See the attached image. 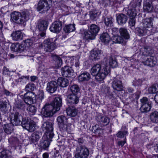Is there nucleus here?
I'll use <instances>...</instances> for the list:
<instances>
[{
	"label": "nucleus",
	"mask_w": 158,
	"mask_h": 158,
	"mask_svg": "<svg viewBox=\"0 0 158 158\" xmlns=\"http://www.w3.org/2000/svg\"><path fill=\"white\" fill-rule=\"evenodd\" d=\"M110 72V66L106 65L102 68L98 64L94 65L90 70L91 74L95 76L96 80L99 81H103Z\"/></svg>",
	"instance_id": "nucleus-1"
},
{
	"label": "nucleus",
	"mask_w": 158,
	"mask_h": 158,
	"mask_svg": "<svg viewBox=\"0 0 158 158\" xmlns=\"http://www.w3.org/2000/svg\"><path fill=\"white\" fill-rule=\"evenodd\" d=\"M78 142L79 145L76 148L74 157L75 158H87L89 154V151L88 148L84 145L81 144L84 142L82 138L78 139Z\"/></svg>",
	"instance_id": "nucleus-2"
},
{
	"label": "nucleus",
	"mask_w": 158,
	"mask_h": 158,
	"mask_svg": "<svg viewBox=\"0 0 158 158\" xmlns=\"http://www.w3.org/2000/svg\"><path fill=\"white\" fill-rule=\"evenodd\" d=\"M53 126V124L48 121L43 122L42 125V130L45 132V136L48 138H52L54 136Z\"/></svg>",
	"instance_id": "nucleus-3"
},
{
	"label": "nucleus",
	"mask_w": 158,
	"mask_h": 158,
	"mask_svg": "<svg viewBox=\"0 0 158 158\" xmlns=\"http://www.w3.org/2000/svg\"><path fill=\"white\" fill-rule=\"evenodd\" d=\"M99 30L98 26L95 24H92L90 26L88 31L85 32L84 37L87 40H94Z\"/></svg>",
	"instance_id": "nucleus-4"
},
{
	"label": "nucleus",
	"mask_w": 158,
	"mask_h": 158,
	"mask_svg": "<svg viewBox=\"0 0 158 158\" xmlns=\"http://www.w3.org/2000/svg\"><path fill=\"white\" fill-rule=\"evenodd\" d=\"M21 124L23 128L29 132H33L35 129V124L30 118H23Z\"/></svg>",
	"instance_id": "nucleus-5"
},
{
	"label": "nucleus",
	"mask_w": 158,
	"mask_h": 158,
	"mask_svg": "<svg viewBox=\"0 0 158 158\" xmlns=\"http://www.w3.org/2000/svg\"><path fill=\"white\" fill-rule=\"evenodd\" d=\"M52 4L51 0H40L38 3L37 10L38 11L43 10V11H47L51 7Z\"/></svg>",
	"instance_id": "nucleus-6"
},
{
	"label": "nucleus",
	"mask_w": 158,
	"mask_h": 158,
	"mask_svg": "<svg viewBox=\"0 0 158 158\" xmlns=\"http://www.w3.org/2000/svg\"><path fill=\"white\" fill-rule=\"evenodd\" d=\"M56 112L52 106L49 104L45 105L41 111V114L45 117L52 116Z\"/></svg>",
	"instance_id": "nucleus-7"
},
{
	"label": "nucleus",
	"mask_w": 158,
	"mask_h": 158,
	"mask_svg": "<svg viewBox=\"0 0 158 158\" xmlns=\"http://www.w3.org/2000/svg\"><path fill=\"white\" fill-rule=\"evenodd\" d=\"M79 98V95L69 94L67 96L66 98L67 104L69 106H74L78 103Z\"/></svg>",
	"instance_id": "nucleus-8"
},
{
	"label": "nucleus",
	"mask_w": 158,
	"mask_h": 158,
	"mask_svg": "<svg viewBox=\"0 0 158 158\" xmlns=\"http://www.w3.org/2000/svg\"><path fill=\"white\" fill-rule=\"evenodd\" d=\"M23 118L20 111L15 112L11 116V123L13 125L21 124Z\"/></svg>",
	"instance_id": "nucleus-9"
},
{
	"label": "nucleus",
	"mask_w": 158,
	"mask_h": 158,
	"mask_svg": "<svg viewBox=\"0 0 158 158\" xmlns=\"http://www.w3.org/2000/svg\"><path fill=\"white\" fill-rule=\"evenodd\" d=\"M43 47L44 51L47 52H51L56 48L55 43L49 39H47L44 41Z\"/></svg>",
	"instance_id": "nucleus-10"
},
{
	"label": "nucleus",
	"mask_w": 158,
	"mask_h": 158,
	"mask_svg": "<svg viewBox=\"0 0 158 158\" xmlns=\"http://www.w3.org/2000/svg\"><path fill=\"white\" fill-rule=\"evenodd\" d=\"M48 23L47 21L44 20L39 21L37 26V29L40 31H42L39 34L41 37H44L45 36V31L46 30Z\"/></svg>",
	"instance_id": "nucleus-11"
},
{
	"label": "nucleus",
	"mask_w": 158,
	"mask_h": 158,
	"mask_svg": "<svg viewBox=\"0 0 158 158\" xmlns=\"http://www.w3.org/2000/svg\"><path fill=\"white\" fill-rule=\"evenodd\" d=\"M35 95V93L32 92H27L23 96V99L25 103L28 105L34 104L35 101L34 98Z\"/></svg>",
	"instance_id": "nucleus-12"
},
{
	"label": "nucleus",
	"mask_w": 158,
	"mask_h": 158,
	"mask_svg": "<svg viewBox=\"0 0 158 158\" xmlns=\"http://www.w3.org/2000/svg\"><path fill=\"white\" fill-rule=\"evenodd\" d=\"M142 61V63L144 65L150 67H154L157 63L156 58L153 56L145 57L143 59Z\"/></svg>",
	"instance_id": "nucleus-13"
},
{
	"label": "nucleus",
	"mask_w": 158,
	"mask_h": 158,
	"mask_svg": "<svg viewBox=\"0 0 158 158\" xmlns=\"http://www.w3.org/2000/svg\"><path fill=\"white\" fill-rule=\"evenodd\" d=\"M62 103V99L60 97H56L55 98L50 105L52 106L54 110L56 112L60 110Z\"/></svg>",
	"instance_id": "nucleus-14"
},
{
	"label": "nucleus",
	"mask_w": 158,
	"mask_h": 158,
	"mask_svg": "<svg viewBox=\"0 0 158 158\" xmlns=\"http://www.w3.org/2000/svg\"><path fill=\"white\" fill-rule=\"evenodd\" d=\"M58 84L55 81H52L48 82L47 85L46 90L51 94L54 93L57 90Z\"/></svg>",
	"instance_id": "nucleus-15"
},
{
	"label": "nucleus",
	"mask_w": 158,
	"mask_h": 158,
	"mask_svg": "<svg viewBox=\"0 0 158 158\" xmlns=\"http://www.w3.org/2000/svg\"><path fill=\"white\" fill-rule=\"evenodd\" d=\"M61 71L62 76L65 77H71L73 73V70L72 68L67 66L63 67Z\"/></svg>",
	"instance_id": "nucleus-16"
},
{
	"label": "nucleus",
	"mask_w": 158,
	"mask_h": 158,
	"mask_svg": "<svg viewBox=\"0 0 158 158\" xmlns=\"http://www.w3.org/2000/svg\"><path fill=\"white\" fill-rule=\"evenodd\" d=\"M135 31L140 36L152 34L151 31L149 29L143 27V26H142L136 28Z\"/></svg>",
	"instance_id": "nucleus-17"
},
{
	"label": "nucleus",
	"mask_w": 158,
	"mask_h": 158,
	"mask_svg": "<svg viewBox=\"0 0 158 158\" xmlns=\"http://www.w3.org/2000/svg\"><path fill=\"white\" fill-rule=\"evenodd\" d=\"M42 133L41 132L35 131L32 134L29 139L31 143L36 144L41 137Z\"/></svg>",
	"instance_id": "nucleus-18"
},
{
	"label": "nucleus",
	"mask_w": 158,
	"mask_h": 158,
	"mask_svg": "<svg viewBox=\"0 0 158 158\" xmlns=\"http://www.w3.org/2000/svg\"><path fill=\"white\" fill-rule=\"evenodd\" d=\"M62 28L61 23L59 21L53 23L50 27V31L53 32L58 33Z\"/></svg>",
	"instance_id": "nucleus-19"
},
{
	"label": "nucleus",
	"mask_w": 158,
	"mask_h": 158,
	"mask_svg": "<svg viewBox=\"0 0 158 158\" xmlns=\"http://www.w3.org/2000/svg\"><path fill=\"white\" fill-rule=\"evenodd\" d=\"M10 16L14 22L18 24L22 23L23 20L22 19L21 15L20 13L15 11L11 14Z\"/></svg>",
	"instance_id": "nucleus-20"
},
{
	"label": "nucleus",
	"mask_w": 158,
	"mask_h": 158,
	"mask_svg": "<svg viewBox=\"0 0 158 158\" xmlns=\"http://www.w3.org/2000/svg\"><path fill=\"white\" fill-rule=\"evenodd\" d=\"M112 85L114 90L120 91L123 89L122 82L118 78L114 79Z\"/></svg>",
	"instance_id": "nucleus-21"
},
{
	"label": "nucleus",
	"mask_w": 158,
	"mask_h": 158,
	"mask_svg": "<svg viewBox=\"0 0 158 158\" xmlns=\"http://www.w3.org/2000/svg\"><path fill=\"white\" fill-rule=\"evenodd\" d=\"M10 49L12 51L20 52L25 50V48L23 44L19 43L12 44L10 46Z\"/></svg>",
	"instance_id": "nucleus-22"
},
{
	"label": "nucleus",
	"mask_w": 158,
	"mask_h": 158,
	"mask_svg": "<svg viewBox=\"0 0 158 158\" xmlns=\"http://www.w3.org/2000/svg\"><path fill=\"white\" fill-rule=\"evenodd\" d=\"M143 10L144 12H151L153 10L152 2L150 0H144L143 4Z\"/></svg>",
	"instance_id": "nucleus-23"
},
{
	"label": "nucleus",
	"mask_w": 158,
	"mask_h": 158,
	"mask_svg": "<svg viewBox=\"0 0 158 158\" xmlns=\"http://www.w3.org/2000/svg\"><path fill=\"white\" fill-rule=\"evenodd\" d=\"M52 60V63L56 68L60 67L62 63L61 58L58 55L52 54L51 56Z\"/></svg>",
	"instance_id": "nucleus-24"
},
{
	"label": "nucleus",
	"mask_w": 158,
	"mask_h": 158,
	"mask_svg": "<svg viewBox=\"0 0 158 158\" xmlns=\"http://www.w3.org/2000/svg\"><path fill=\"white\" fill-rule=\"evenodd\" d=\"M153 19L152 18H146L143 19L142 22V26L143 27L148 28L151 31L152 27V21Z\"/></svg>",
	"instance_id": "nucleus-25"
},
{
	"label": "nucleus",
	"mask_w": 158,
	"mask_h": 158,
	"mask_svg": "<svg viewBox=\"0 0 158 158\" xmlns=\"http://www.w3.org/2000/svg\"><path fill=\"white\" fill-rule=\"evenodd\" d=\"M52 139H49V137L48 138L45 136L44 135L40 142V147L45 149L48 148L49 147L50 142L52 141Z\"/></svg>",
	"instance_id": "nucleus-26"
},
{
	"label": "nucleus",
	"mask_w": 158,
	"mask_h": 158,
	"mask_svg": "<svg viewBox=\"0 0 158 158\" xmlns=\"http://www.w3.org/2000/svg\"><path fill=\"white\" fill-rule=\"evenodd\" d=\"M102 53L101 50L94 49L91 51L90 58L93 60H96L100 58Z\"/></svg>",
	"instance_id": "nucleus-27"
},
{
	"label": "nucleus",
	"mask_w": 158,
	"mask_h": 158,
	"mask_svg": "<svg viewBox=\"0 0 158 158\" xmlns=\"http://www.w3.org/2000/svg\"><path fill=\"white\" fill-rule=\"evenodd\" d=\"M25 106V105L23 101L18 100L15 103L14 109H16L15 112L20 111V113H21Z\"/></svg>",
	"instance_id": "nucleus-28"
},
{
	"label": "nucleus",
	"mask_w": 158,
	"mask_h": 158,
	"mask_svg": "<svg viewBox=\"0 0 158 158\" xmlns=\"http://www.w3.org/2000/svg\"><path fill=\"white\" fill-rule=\"evenodd\" d=\"M9 103L6 101H1L0 102V113L2 114L7 112L9 108Z\"/></svg>",
	"instance_id": "nucleus-29"
},
{
	"label": "nucleus",
	"mask_w": 158,
	"mask_h": 158,
	"mask_svg": "<svg viewBox=\"0 0 158 158\" xmlns=\"http://www.w3.org/2000/svg\"><path fill=\"white\" fill-rule=\"evenodd\" d=\"M11 36L13 40L19 41L23 39V34L20 31H17L13 32Z\"/></svg>",
	"instance_id": "nucleus-30"
},
{
	"label": "nucleus",
	"mask_w": 158,
	"mask_h": 158,
	"mask_svg": "<svg viewBox=\"0 0 158 158\" xmlns=\"http://www.w3.org/2000/svg\"><path fill=\"white\" fill-rule=\"evenodd\" d=\"M32 14V11L30 10H26L23 12L21 14L22 19L23 20L22 23H24L29 20Z\"/></svg>",
	"instance_id": "nucleus-31"
},
{
	"label": "nucleus",
	"mask_w": 158,
	"mask_h": 158,
	"mask_svg": "<svg viewBox=\"0 0 158 158\" xmlns=\"http://www.w3.org/2000/svg\"><path fill=\"white\" fill-rule=\"evenodd\" d=\"M127 20V17L126 15L121 14L117 17V20L118 23L120 25L125 24Z\"/></svg>",
	"instance_id": "nucleus-32"
},
{
	"label": "nucleus",
	"mask_w": 158,
	"mask_h": 158,
	"mask_svg": "<svg viewBox=\"0 0 158 158\" xmlns=\"http://www.w3.org/2000/svg\"><path fill=\"white\" fill-rule=\"evenodd\" d=\"M91 78L90 75L87 72H85L78 76V80L79 82H83L88 81Z\"/></svg>",
	"instance_id": "nucleus-33"
},
{
	"label": "nucleus",
	"mask_w": 158,
	"mask_h": 158,
	"mask_svg": "<svg viewBox=\"0 0 158 158\" xmlns=\"http://www.w3.org/2000/svg\"><path fill=\"white\" fill-rule=\"evenodd\" d=\"M73 106H69L66 110L67 114L71 117L75 116L77 113V110Z\"/></svg>",
	"instance_id": "nucleus-34"
},
{
	"label": "nucleus",
	"mask_w": 158,
	"mask_h": 158,
	"mask_svg": "<svg viewBox=\"0 0 158 158\" xmlns=\"http://www.w3.org/2000/svg\"><path fill=\"white\" fill-rule=\"evenodd\" d=\"M101 41L105 44H107L110 41L111 39L109 34L107 32L103 33L100 36Z\"/></svg>",
	"instance_id": "nucleus-35"
},
{
	"label": "nucleus",
	"mask_w": 158,
	"mask_h": 158,
	"mask_svg": "<svg viewBox=\"0 0 158 158\" xmlns=\"http://www.w3.org/2000/svg\"><path fill=\"white\" fill-rule=\"evenodd\" d=\"M37 39L35 37H33L31 39H27L24 41V44L23 45L25 48V49L26 47L29 48L31 46L32 44L36 41Z\"/></svg>",
	"instance_id": "nucleus-36"
},
{
	"label": "nucleus",
	"mask_w": 158,
	"mask_h": 158,
	"mask_svg": "<svg viewBox=\"0 0 158 158\" xmlns=\"http://www.w3.org/2000/svg\"><path fill=\"white\" fill-rule=\"evenodd\" d=\"M57 83L61 87H65L68 85L69 81L66 78L60 77L58 79Z\"/></svg>",
	"instance_id": "nucleus-37"
},
{
	"label": "nucleus",
	"mask_w": 158,
	"mask_h": 158,
	"mask_svg": "<svg viewBox=\"0 0 158 158\" xmlns=\"http://www.w3.org/2000/svg\"><path fill=\"white\" fill-rule=\"evenodd\" d=\"M150 119L153 123H158V112L154 111L150 113Z\"/></svg>",
	"instance_id": "nucleus-38"
},
{
	"label": "nucleus",
	"mask_w": 158,
	"mask_h": 158,
	"mask_svg": "<svg viewBox=\"0 0 158 158\" xmlns=\"http://www.w3.org/2000/svg\"><path fill=\"white\" fill-rule=\"evenodd\" d=\"M107 62H109L110 66L112 68H115L118 66V63L114 57L110 56L108 57Z\"/></svg>",
	"instance_id": "nucleus-39"
},
{
	"label": "nucleus",
	"mask_w": 158,
	"mask_h": 158,
	"mask_svg": "<svg viewBox=\"0 0 158 158\" xmlns=\"http://www.w3.org/2000/svg\"><path fill=\"white\" fill-rule=\"evenodd\" d=\"M70 91L71 93L73 94H76L79 95V94L80 89L78 86L77 85H71L69 88V91Z\"/></svg>",
	"instance_id": "nucleus-40"
},
{
	"label": "nucleus",
	"mask_w": 158,
	"mask_h": 158,
	"mask_svg": "<svg viewBox=\"0 0 158 158\" xmlns=\"http://www.w3.org/2000/svg\"><path fill=\"white\" fill-rule=\"evenodd\" d=\"M114 19L112 17H106L104 19V23L107 27H112L113 26Z\"/></svg>",
	"instance_id": "nucleus-41"
},
{
	"label": "nucleus",
	"mask_w": 158,
	"mask_h": 158,
	"mask_svg": "<svg viewBox=\"0 0 158 158\" xmlns=\"http://www.w3.org/2000/svg\"><path fill=\"white\" fill-rule=\"evenodd\" d=\"M13 125L12 124H9L5 125L3 129L5 132L7 134H10L13 131Z\"/></svg>",
	"instance_id": "nucleus-42"
},
{
	"label": "nucleus",
	"mask_w": 158,
	"mask_h": 158,
	"mask_svg": "<svg viewBox=\"0 0 158 158\" xmlns=\"http://www.w3.org/2000/svg\"><path fill=\"white\" fill-rule=\"evenodd\" d=\"M99 122L104 123L106 125H107L110 122L109 118L106 116L99 115L97 117Z\"/></svg>",
	"instance_id": "nucleus-43"
},
{
	"label": "nucleus",
	"mask_w": 158,
	"mask_h": 158,
	"mask_svg": "<svg viewBox=\"0 0 158 158\" xmlns=\"http://www.w3.org/2000/svg\"><path fill=\"white\" fill-rule=\"evenodd\" d=\"M119 32L121 36L124 39H127L129 38V35L127 29L124 28H121L119 29Z\"/></svg>",
	"instance_id": "nucleus-44"
},
{
	"label": "nucleus",
	"mask_w": 158,
	"mask_h": 158,
	"mask_svg": "<svg viewBox=\"0 0 158 158\" xmlns=\"http://www.w3.org/2000/svg\"><path fill=\"white\" fill-rule=\"evenodd\" d=\"M11 154L9 150H4L0 153V158H10Z\"/></svg>",
	"instance_id": "nucleus-45"
},
{
	"label": "nucleus",
	"mask_w": 158,
	"mask_h": 158,
	"mask_svg": "<svg viewBox=\"0 0 158 158\" xmlns=\"http://www.w3.org/2000/svg\"><path fill=\"white\" fill-rule=\"evenodd\" d=\"M151 108L150 104L141 105L140 110L142 113H147L149 111Z\"/></svg>",
	"instance_id": "nucleus-46"
},
{
	"label": "nucleus",
	"mask_w": 158,
	"mask_h": 158,
	"mask_svg": "<svg viewBox=\"0 0 158 158\" xmlns=\"http://www.w3.org/2000/svg\"><path fill=\"white\" fill-rule=\"evenodd\" d=\"M143 49V54L144 56H149L153 52V51L151 48L149 46L144 47Z\"/></svg>",
	"instance_id": "nucleus-47"
},
{
	"label": "nucleus",
	"mask_w": 158,
	"mask_h": 158,
	"mask_svg": "<svg viewBox=\"0 0 158 158\" xmlns=\"http://www.w3.org/2000/svg\"><path fill=\"white\" fill-rule=\"evenodd\" d=\"M64 30L66 33L72 32L75 30V25L73 24H69L65 26L64 28Z\"/></svg>",
	"instance_id": "nucleus-48"
},
{
	"label": "nucleus",
	"mask_w": 158,
	"mask_h": 158,
	"mask_svg": "<svg viewBox=\"0 0 158 158\" xmlns=\"http://www.w3.org/2000/svg\"><path fill=\"white\" fill-rule=\"evenodd\" d=\"M112 40L114 43L118 44L123 43L124 40L123 38L119 35H114L112 38Z\"/></svg>",
	"instance_id": "nucleus-49"
},
{
	"label": "nucleus",
	"mask_w": 158,
	"mask_h": 158,
	"mask_svg": "<svg viewBox=\"0 0 158 158\" xmlns=\"http://www.w3.org/2000/svg\"><path fill=\"white\" fill-rule=\"evenodd\" d=\"M148 92L150 94H155L158 91V85L155 84L148 89Z\"/></svg>",
	"instance_id": "nucleus-50"
},
{
	"label": "nucleus",
	"mask_w": 158,
	"mask_h": 158,
	"mask_svg": "<svg viewBox=\"0 0 158 158\" xmlns=\"http://www.w3.org/2000/svg\"><path fill=\"white\" fill-rule=\"evenodd\" d=\"M66 120V118L63 115L60 116L58 117L57 118L58 124L60 125L65 124Z\"/></svg>",
	"instance_id": "nucleus-51"
},
{
	"label": "nucleus",
	"mask_w": 158,
	"mask_h": 158,
	"mask_svg": "<svg viewBox=\"0 0 158 158\" xmlns=\"http://www.w3.org/2000/svg\"><path fill=\"white\" fill-rule=\"evenodd\" d=\"M127 14L129 16L130 18H135L137 15V11L135 9L129 10Z\"/></svg>",
	"instance_id": "nucleus-52"
},
{
	"label": "nucleus",
	"mask_w": 158,
	"mask_h": 158,
	"mask_svg": "<svg viewBox=\"0 0 158 158\" xmlns=\"http://www.w3.org/2000/svg\"><path fill=\"white\" fill-rule=\"evenodd\" d=\"M44 56L43 55L39 56L37 57L35 60L37 63L40 66H42L43 65V62L44 60Z\"/></svg>",
	"instance_id": "nucleus-53"
},
{
	"label": "nucleus",
	"mask_w": 158,
	"mask_h": 158,
	"mask_svg": "<svg viewBox=\"0 0 158 158\" xmlns=\"http://www.w3.org/2000/svg\"><path fill=\"white\" fill-rule=\"evenodd\" d=\"M35 85L32 83H29L25 87V89L28 92H31L30 91H33L35 88Z\"/></svg>",
	"instance_id": "nucleus-54"
},
{
	"label": "nucleus",
	"mask_w": 158,
	"mask_h": 158,
	"mask_svg": "<svg viewBox=\"0 0 158 158\" xmlns=\"http://www.w3.org/2000/svg\"><path fill=\"white\" fill-rule=\"evenodd\" d=\"M90 18L92 20H94L98 17V13L96 11H90Z\"/></svg>",
	"instance_id": "nucleus-55"
},
{
	"label": "nucleus",
	"mask_w": 158,
	"mask_h": 158,
	"mask_svg": "<svg viewBox=\"0 0 158 158\" xmlns=\"http://www.w3.org/2000/svg\"><path fill=\"white\" fill-rule=\"evenodd\" d=\"M127 132L126 131H119L116 134L117 137L120 138H123L125 136Z\"/></svg>",
	"instance_id": "nucleus-56"
},
{
	"label": "nucleus",
	"mask_w": 158,
	"mask_h": 158,
	"mask_svg": "<svg viewBox=\"0 0 158 158\" xmlns=\"http://www.w3.org/2000/svg\"><path fill=\"white\" fill-rule=\"evenodd\" d=\"M27 110L29 112L34 114L36 111V108L34 106L30 105L28 107Z\"/></svg>",
	"instance_id": "nucleus-57"
},
{
	"label": "nucleus",
	"mask_w": 158,
	"mask_h": 158,
	"mask_svg": "<svg viewBox=\"0 0 158 158\" xmlns=\"http://www.w3.org/2000/svg\"><path fill=\"white\" fill-rule=\"evenodd\" d=\"M101 91L103 93L108 96L109 95H111V94H110V88L109 87L104 86V88L102 89Z\"/></svg>",
	"instance_id": "nucleus-58"
},
{
	"label": "nucleus",
	"mask_w": 158,
	"mask_h": 158,
	"mask_svg": "<svg viewBox=\"0 0 158 158\" xmlns=\"http://www.w3.org/2000/svg\"><path fill=\"white\" fill-rule=\"evenodd\" d=\"M28 78L29 77H24L23 76L19 78L16 79L15 81L16 83V84H17L19 82H24V81H25L27 80Z\"/></svg>",
	"instance_id": "nucleus-59"
},
{
	"label": "nucleus",
	"mask_w": 158,
	"mask_h": 158,
	"mask_svg": "<svg viewBox=\"0 0 158 158\" xmlns=\"http://www.w3.org/2000/svg\"><path fill=\"white\" fill-rule=\"evenodd\" d=\"M8 141L10 143L14 144L17 142L18 139L16 137H10L8 139Z\"/></svg>",
	"instance_id": "nucleus-60"
},
{
	"label": "nucleus",
	"mask_w": 158,
	"mask_h": 158,
	"mask_svg": "<svg viewBox=\"0 0 158 158\" xmlns=\"http://www.w3.org/2000/svg\"><path fill=\"white\" fill-rule=\"evenodd\" d=\"M44 92L43 90H40L38 95V98L41 101L44 98Z\"/></svg>",
	"instance_id": "nucleus-61"
},
{
	"label": "nucleus",
	"mask_w": 158,
	"mask_h": 158,
	"mask_svg": "<svg viewBox=\"0 0 158 158\" xmlns=\"http://www.w3.org/2000/svg\"><path fill=\"white\" fill-rule=\"evenodd\" d=\"M10 71L6 67L4 66L3 69V74L5 75H10Z\"/></svg>",
	"instance_id": "nucleus-62"
},
{
	"label": "nucleus",
	"mask_w": 158,
	"mask_h": 158,
	"mask_svg": "<svg viewBox=\"0 0 158 158\" xmlns=\"http://www.w3.org/2000/svg\"><path fill=\"white\" fill-rule=\"evenodd\" d=\"M140 101L142 103L141 105H145L146 104H150L149 103L148 99L146 97H143L142 99L140 100Z\"/></svg>",
	"instance_id": "nucleus-63"
},
{
	"label": "nucleus",
	"mask_w": 158,
	"mask_h": 158,
	"mask_svg": "<svg viewBox=\"0 0 158 158\" xmlns=\"http://www.w3.org/2000/svg\"><path fill=\"white\" fill-rule=\"evenodd\" d=\"M135 23V18H130L129 24V25L131 27L134 26Z\"/></svg>",
	"instance_id": "nucleus-64"
}]
</instances>
